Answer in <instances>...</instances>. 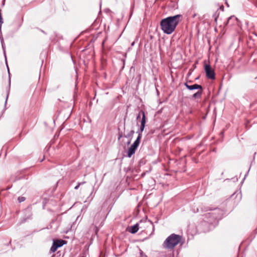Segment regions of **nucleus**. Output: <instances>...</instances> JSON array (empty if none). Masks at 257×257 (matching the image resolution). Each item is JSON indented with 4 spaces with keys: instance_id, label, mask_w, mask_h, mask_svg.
I'll use <instances>...</instances> for the list:
<instances>
[{
    "instance_id": "f257e3e1",
    "label": "nucleus",
    "mask_w": 257,
    "mask_h": 257,
    "mask_svg": "<svg viewBox=\"0 0 257 257\" xmlns=\"http://www.w3.org/2000/svg\"><path fill=\"white\" fill-rule=\"evenodd\" d=\"M181 15L170 16L162 19L160 22V26L162 31L167 35L173 33L179 23L182 20Z\"/></svg>"
},
{
    "instance_id": "f03ea898",
    "label": "nucleus",
    "mask_w": 257,
    "mask_h": 257,
    "mask_svg": "<svg viewBox=\"0 0 257 257\" xmlns=\"http://www.w3.org/2000/svg\"><path fill=\"white\" fill-rule=\"evenodd\" d=\"M181 236L174 233L169 235L164 241L163 246L164 248L173 249L181 240Z\"/></svg>"
},
{
    "instance_id": "7ed1b4c3",
    "label": "nucleus",
    "mask_w": 257,
    "mask_h": 257,
    "mask_svg": "<svg viewBox=\"0 0 257 257\" xmlns=\"http://www.w3.org/2000/svg\"><path fill=\"white\" fill-rule=\"evenodd\" d=\"M142 137V135L140 134V133H139V134L138 135V136L136 139V140L134 142V143L131 146V147L129 148L128 151H127V156L128 157L131 158L132 156L134 154L140 144V140Z\"/></svg>"
},
{
    "instance_id": "20e7f679",
    "label": "nucleus",
    "mask_w": 257,
    "mask_h": 257,
    "mask_svg": "<svg viewBox=\"0 0 257 257\" xmlns=\"http://www.w3.org/2000/svg\"><path fill=\"white\" fill-rule=\"evenodd\" d=\"M138 223L139 224V229H142V231H146V229L148 227L154 228V225L150 220H141Z\"/></svg>"
},
{
    "instance_id": "39448f33",
    "label": "nucleus",
    "mask_w": 257,
    "mask_h": 257,
    "mask_svg": "<svg viewBox=\"0 0 257 257\" xmlns=\"http://www.w3.org/2000/svg\"><path fill=\"white\" fill-rule=\"evenodd\" d=\"M204 69L206 72V77L212 80L215 78V75L214 70L211 68L210 65L206 64L205 65Z\"/></svg>"
},
{
    "instance_id": "423d86ee",
    "label": "nucleus",
    "mask_w": 257,
    "mask_h": 257,
    "mask_svg": "<svg viewBox=\"0 0 257 257\" xmlns=\"http://www.w3.org/2000/svg\"><path fill=\"white\" fill-rule=\"evenodd\" d=\"M66 243V241L63 240H56L54 241L53 244L50 248V251L51 252H55L57 248L61 247Z\"/></svg>"
},
{
    "instance_id": "0eeeda50",
    "label": "nucleus",
    "mask_w": 257,
    "mask_h": 257,
    "mask_svg": "<svg viewBox=\"0 0 257 257\" xmlns=\"http://www.w3.org/2000/svg\"><path fill=\"white\" fill-rule=\"evenodd\" d=\"M141 113L142 117L141 121V126L140 129L137 132L138 134V135L139 134V133H140V134L142 135V133L144 130L146 122V118L145 112L143 110H141Z\"/></svg>"
},
{
    "instance_id": "6e6552de",
    "label": "nucleus",
    "mask_w": 257,
    "mask_h": 257,
    "mask_svg": "<svg viewBox=\"0 0 257 257\" xmlns=\"http://www.w3.org/2000/svg\"><path fill=\"white\" fill-rule=\"evenodd\" d=\"M185 86L190 90L194 89H202V86L197 84H195L192 85H189L187 83L184 84Z\"/></svg>"
},
{
    "instance_id": "1a4fd4ad",
    "label": "nucleus",
    "mask_w": 257,
    "mask_h": 257,
    "mask_svg": "<svg viewBox=\"0 0 257 257\" xmlns=\"http://www.w3.org/2000/svg\"><path fill=\"white\" fill-rule=\"evenodd\" d=\"M139 229V224L138 223L133 226L129 227L127 230L130 232L134 234L136 233L138 231Z\"/></svg>"
},
{
    "instance_id": "9d476101",
    "label": "nucleus",
    "mask_w": 257,
    "mask_h": 257,
    "mask_svg": "<svg viewBox=\"0 0 257 257\" xmlns=\"http://www.w3.org/2000/svg\"><path fill=\"white\" fill-rule=\"evenodd\" d=\"M202 94V89H198V91L192 95V97L194 99L200 98L201 97Z\"/></svg>"
},
{
    "instance_id": "9b49d317",
    "label": "nucleus",
    "mask_w": 257,
    "mask_h": 257,
    "mask_svg": "<svg viewBox=\"0 0 257 257\" xmlns=\"http://www.w3.org/2000/svg\"><path fill=\"white\" fill-rule=\"evenodd\" d=\"M135 133V131L134 130H132L130 132L125 136V138H130L131 139L132 138L134 134Z\"/></svg>"
},
{
    "instance_id": "f8f14e48",
    "label": "nucleus",
    "mask_w": 257,
    "mask_h": 257,
    "mask_svg": "<svg viewBox=\"0 0 257 257\" xmlns=\"http://www.w3.org/2000/svg\"><path fill=\"white\" fill-rule=\"evenodd\" d=\"M26 198L23 196H20L18 198V200L19 202H22L25 200Z\"/></svg>"
},
{
    "instance_id": "ddd939ff",
    "label": "nucleus",
    "mask_w": 257,
    "mask_h": 257,
    "mask_svg": "<svg viewBox=\"0 0 257 257\" xmlns=\"http://www.w3.org/2000/svg\"><path fill=\"white\" fill-rule=\"evenodd\" d=\"M140 257H148L142 250H140Z\"/></svg>"
},
{
    "instance_id": "4468645a",
    "label": "nucleus",
    "mask_w": 257,
    "mask_h": 257,
    "mask_svg": "<svg viewBox=\"0 0 257 257\" xmlns=\"http://www.w3.org/2000/svg\"><path fill=\"white\" fill-rule=\"evenodd\" d=\"M232 19L236 20V18L234 16H231L228 18V21H227V23L228 24L229 23L230 21Z\"/></svg>"
},
{
    "instance_id": "2eb2a0df",
    "label": "nucleus",
    "mask_w": 257,
    "mask_h": 257,
    "mask_svg": "<svg viewBox=\"0 0 257 257\" xmlns=\"http://www.w3.org/2000/svg\"><path fill=\"white\" fill-rule=\"evenodd\" d=\"M142 115V113H141V110L139 112L137 117V119H138L140 117H141V115Z\"/></svg>"
},
{
    "instance_id": "dca6fc26",
    "label": "nucleus",
    "mask_w": 257,
    "mask_h": 257,
    "mask_svg": "<svg viewBox=\"0 0 257 257\" xmlns=\"http://www.w3.org/2000/svg\"><path fill=\"white\" fill-rule=\"evenodd\" d=\"M80 184H81V183H79L77 185H76L74 189H76V190L78 189L79 187V186L80 185Z\"/></svg>"
},
{
    "instance_id": "f3484780",
    "label": "nucleus",
    "mask_w": 257,
    "mask_h": 257,
    "mask_svg": "<svg viewBox=\"0 0 257 257\" xmlns=\"http://www.w3.org/2000/svg\"><path fill=\"white\" fill-rule=\"evenodd\" d=\"M122 135L121 134H119V136L118 137V139L119 140L120 139V138H122Z\"/></svg>"
},
{
    "instance_id": "a211bd4d",
    "label": "nucleus",
    "mask_w": 257,
    "mask_h": 257,
    "mask_svg": "<svg viewBox=\"0 0 257 257\" xmlns=\"http://www.w3.org/2000/svg\"><path fill=\"white\" fill-rule=\"evenodd\" d=\"M7 98H8V96L7 97V98H6V103L7 102Z\"/></svg>"
},
{
    "instance_id": "6ab92c4d",
    "label": "nucleus",
    "mask_w": 257,
    "mask_h": 257,
    "mask_svg": "<svg viewBox=\"0 0 257 257\" xmlns=\"http://www.w3.org/2000/svg\"><path fill=\"white\" fill-rule=\"evenodd\" d=\"M80 257H84V256H80Z\"/></svg>"
}]
</instances>
